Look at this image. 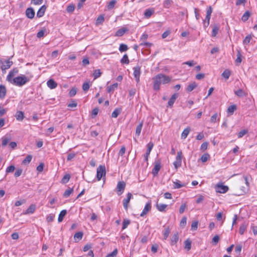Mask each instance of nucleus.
I'll return each mask as SVG.
<instances>
[{"mask_svg": "<svg viewBox=\"0 0 257 257\" xmlns=\"http://www.w3.org/2000/svg\"><path fill=\"white\" fill-rule=\"evenodd\" d=\"M14 75V70L11 71L7 76V79L8 81L16 86L22 87L30 80V78L26 77L24 75L21 74L18 76L13 78Z\"/></svg>", "mask_w": 257, "mask_h": 257, "instance_id": "1", "label": "nucleus"}, {"mask_svg": "<svg viewBox=\"0 0 257 257\" xmlns=\"http://www.w3.org/2000/svg\"><path fill=\"white\" fill-rule=\"evenodd\" d=\"M172 78L162 73H159L153 78V89L158 91L160 89L161 84L169 83L171 81Z\"/></svg>", "mask_w": 257, "mask_h": 257, "instance_id": "2", "label": "nucleus"}, {"mask_svg": "<svg viewBox=\"0 0 257 257\" xmlns=\"http://www.w3.org/2000/svg\"><path fill=\"white\" fill-rule=\"evenodd\" d=\"M106 170L104 166L100 165L97 169V178L98 181L100 180L103 176H105Z\"/></svg>", "mask_w": 257, "mask_h": 257, "instance_id": "3", "label": "nucleus"}, {"mask_svg": "<svg viewBox=\"0 0 257 257\" xmlns=\"http://www.w3.org/2000/svg\"><path fill=\"white\" fill-rule=\"evenodd\" d=\"M215 188L216 191L220 193H225L228 190V187L222 183L216 185Z\"/></svg>", "mask_w": 257, "mask_h": 257, "instance_id": "4", "label": "nucleus"}, {"mask_svg": "<svg viewBox=\"0 0 257 257\" xmlns=\"http://www.w3.org/2000/svg\"><path fill=\"white\" fill-rule=\"evenodd\" d=\"M134 76L137 83L140 82V77L141 75V66L137 65L133 68Z\"/></svg>", "mask_w": 257, "mask_h": 257, "instance_id": "5", "label": "nucleus"}, {"mask_svg": "<svg viewBox=\"0 0 257 257\" xmlns=\"http://www.w3.org/2000/svg\"><path fill=\"white\" fill-rule=\"evenodd\" d=\"M125 187V183L123 181H119L118 182L116 186L117 194L120 195L123 192Z\"/></svg>", "mask_w": 257, "mask_h": 257, "instance_id": "6", "label": "nucleus"}, {"mask_svg": "<svg viewBox=\"0 0 257 257\" xmlns=\"http://www.w3.org/2000/svg\"><path fill=\"white\" fill-rule=\"evenodd\" d=\"M154 147V144L152 142H149L147 144V150L146 154L144 155V160L145 161L148 162V157L150 154V153Z\"/></svg>", "mask_w": 257, "mask_h": 257, "instance_id": "7", "label": "nucleus"}, {"mask_svg": "<svg viewBox=\"0 0 257 257\" xmlns=\"http://www.w3.org/2000/svg\"><path fill=\"white\" fill-rule=\"evenodd\" d=\"M161 166L160 160H158L156 161L155 166L153 169L152 172L154 176H157L161 169Z\"/></svg>", "mask_w": 257, "mask_h": 257, "instance_id": "8", "label": "nucleus"}, {"mask_svg": "<svg viewBox=\"0 0 257 257\" xmlns=\"http://www.w3.org/2000/svg\"><path fill=\"white\" fill-rule=\"evenodd\" d=\"M132 198H133V195H132V193H128L127 194L126 198L124 199V200H123V206L125 210H127L128 206V203L130 201V200Z\"/></svg>", "mask_w": 257, "mask_h": 257, "instance_id": "9", "label": "nucleus"}, {"mask_svg": "<svg viewBox=\"0 0 257 257\" xmlns=\"http://www.w3.org/2000/svg\"><path fill=\"white\" fill-rule=\"evenodd\" d=\"M151 201H149L146 203L143 211L141 213V216H144V215L147 214L148 212L151 210Z\"/></svg>", "mask_w": 257, "mask_h": 257, "instance_id": "10", "label": "nucleus"}, {"mask_svg": "<svg viewBox=\"0 0 257 257\" xmlns=\"http://www.w3.org/2000/svg\"><path fill=\"white\" fill-rule=\"evenodd\" d=\"M1 64V69L3 71L10 68L11 66L13 65V63L12 61L7 60L3 63L2 62Z\"/></svg>", "mask_w": 257, "mask_h": 257, "instance_id": "11", "label": "nucleus"}, {"mask_svg": "<svg viewBox=\"0 0 257 257\" xmlns=\"http://www.w3.org/2000/svg\"><path fill=\"white\" fill-rule=\"evenodd\" d=\"M26 16L29 19H33L35 16V11L32 8H28L26 11Z\"/></svg>", "mask_w": 257, "mask_h": 257, "instance_id": "12", "label": "nucleus"}, {"mask_svg": "<svg viewBox=\"0 0 257 257\" xmlns=\"http://www.w3.org/2000/svg\"><path fill=\"white\" fill-rule=\"evenodd\" d=\"M177 97L178 94L175 93L173 95H172L168 101V106H170V107H172Z\"/></svg>", "mask_w": 257, "mask_h": 257, "instance_id": "13", "label": "nucleus"}, {"mask_svg": "<svg viewBox=\"0 0 257 257\" xmlns=\"http://www.w3.org/2000/svg\"><path fill=\"white\" fill-rule=\"evenodd\" d=\"M243 178H244V180L245 181L246 187L243 186V187H241V188H240V189L241 190V194L246 193L248 190L249 183L247 181V177L246 176H244L243 177Z\"/></svg>", "mask_w": 257, "mask_h": 257, "instance_id": "14", "label": "nucleus"}, {"mask_svg": "<svg viewBox=\"0 0 257 257\" xmlns=\"http://www.w3.org/2000/svg\"><path fill=\"white\" fill-rule=\"evenodd\" d=\"M46 10V7L45 5H43L39 9L37 13V16L39 18H41L43 17L45 14V12Z\"/></svg>", "mask_w": 257, "mask_h": 257, "instance_id": "15", "label": "nucleus"}, {"mask_svg": "<svg viewBox=\"0 0 257 257\" xmlns=\"http://www.w3.org/2000/svg\"><path fill=\"white\" fill-rule=\"evenodd\" d=\"M16 118L18 121H22L24 118V113L22 111H17L15 114Z\"/></svg>", "mask_w": 257, "mask_h": 257, "instance_id": "16", "label": "nucleus"}, {"mask_svg": "<svg viewBox=\"0 0 257 257\" xmlns=\"http://www.w3.org/2000/svg\"><path fill=\"white\" fill-rule=\"evenodd\" d=\"M47 84L50 89H54L57 86V83L53 79L49 80L47 82Z\"/></svg>", "mask_w": 257, "mask_h": 257, "instance_id": "17", "label": "nucleus"}, {"mask_svg": "<svg viewBox=\"0 0 257 257\" xmlns=\"http://www.w3.org/2000/svg\"><path fill=\"white\" fill-rule=\"evenodd\" d=\"M83 233L81 231L76 232L74 235V240L75 242H78L82 238Z\"/></svg>", "mask_w": 257, "mask_h": 257, "instance_id": "18", "label": "nucleus"}, {"mask_svg": "<svg viewBox=\"0 0 257 257\" xmlns=\"http://www.w3.org/2000/svg\"><path fill=\"white\" fill-rule=\"evenodd\" d=\"M179 240V235L178 233H175L171 239L170 244L171 245H174L177 243Z\"/></svg>", "mask_w": 257, "mask_h": 257, "instance_id": "19", "label": "nucleus"}, {"mask_svg": "<svg viewBox=\"0 0 257 257\" xmlns=\"http://www.w3.org/2000/svg\"><path fill=\"white\" fill-rule=\"evenodd\" d=\"M234 93L238 97H243L247 95V93L242 89H238L234 91Z\"/></svg>", "mask_w": 257, "mask_h": 257, "instance_id": "20", "label": "nucleus"}, {"mask_svg": "<svg viewBox=\"0 0 257 257\" xmlns=\"http://www.w3.org/2000/svg\"><path fill=\"white\" fill-rule=\"evenodd\" d=\"M167 206L168 205L165 204H159L158 203L156 204V208L157 210L160 212L165 211Z\"/></svg>", "mask_w": 257, "mask_h": 257, "instance_id": "21", "label": "nucleus"}, {"mask_svg": "<svg viewBox=\"0 0 257 257\" xmlns=\"http://www.w3.org/2000/svg\"><path fill=\"white\" fill-rule=\"evenodd\" d=\"M127 31L128 30L126 28H121L116 32L115 36L117 37H121L123 36L124 34V33Z\"/></svg>", "mask_w": 257, "mask_h": 257, "instance_id": "22", "label": "nucleus"}, {"mask_svg": "<svg viewBox=\"0 0 257 257\" xmlns=\"http://www.w3.org/2000/svg\"><path fill=\"white\" fill-rule=\"evenodd\" d=\"M36 209V206L34 204L31 205L24 213L25 214H32Z\"/></svg>", "mask_w": 257, "mask_h": 257, "instance_id": "23", "label": "nucleus"}, {"mask_svg": "<svg viewBox=\"0 0 257 257\" xmlns=\"http://www.w3.org/2000/svg\"><path fill=\"white\" fill-rule=\"evenodd\" d=\"M6 94V88L5 86L3 85H0V98H3L5 97Z\"/></svg>", "mask_w": 257, "mask_h": 257, "instance_id": "24", "label": "nucleus"}, {"mask_svg": "<svg viewBox=\"0 0 257 257\" xmlns=\"http://www.w3.org/2000/svg\"><path fill=\"white\" fill-rule=\"evenodd\" d=\"M118 87L117 83H115L109 86H108L107 88V91L108 93L113 92L115 89H117Z\"/></svg>", "mask_w": 257, "mask_h": 257, "instance_id": "25", "label": "nucleus"}, {"mask_svg": "<svg viewBox=\"0 0 257 257\" xmlns=\"http://www.w3.org/2000/svg\"><path fill=\"white\" fill-rule=\"evenodd\" d=\"M190 132V128L189 127H187L185 128L184 131H183L182 134H181V137L183 139H186L188 135H189V133Z\"/></svg>", "mask_w": 257, "mask_h": 257, "instance_id": "26", "label": "nucleus"}, {"mask_svg": "<svg viewBox=\"0 0 257 257\" xmlns=\"http://www.w3.org/2000/svg\"><path fill=\"white\" fill-rule=\"evenodd\" d=\"M121 111V108H115L111 114L112 117L116 118Z\"/></svg>", "mask_w": 257, "mask_h": 257, "instance_id": "27", "label": "nucleus"}, {"mask_svg": "<svg viewBox=\"0 0 257 257\" xmlns=\"http://www.w3.org/2000/svg\"><path fill=\"white\" fill-rule=\"evenodd\" d=\"M191 243L192 242L190 239H186L184 242L185 249L188 251L191 248Z\"/></svg>", "mask_w": 257, "mask_h": 257, "instance_id": "28", "label": "nucleus"}, {"mask_svg": "<svg viewBox=\"0 0 257 257\" xmlns=\"http://www.w3.org/2000/svg\"><path fill=\"white\" fill-rule=\"evenodd\" d=\"M143 125V122L142 121L137 126L136 130V135L139 137L141 133Z\"/></svg>", "mask_w": 257, "mask_h": 257, "instance_id": "29", "label": "nucleus"}, {"mask_svg": "<svg viewBox=\"0 0 257 257\" xmlns=\"http://www.w3.org/2000/svg\"><path fill=\"white\" fill-rule=\"evenodd\" d=\"M66 213L67 211L66 210H63L60 212L58 218V221L59 222L62 221L63 218L66 215Z\"/></svg>", "mask_w": 257, "mask_h": 257, "instance_id": "30", "label": "nucleus"}, {"mask_svg": "<svg viewBox=\"0 0 257 257\" xmlns=\"http://www.w3.org/2000/svg\"><path fill=\"white\" fill-rule=\"evenodd\" d=\"M104 21V17L103 15H100L96 20V25L98 26L101 25Z\"/></svg>", "mask_w": 257, "mask_h": 257, "instance_id": "31", "label": "nucleus"}, {"mask_svg": "<svg viewBox=\"0 0 257 257\" xmlns=\"http://www.w3.org/2000/svg\"><path fill=\"white\" fill-rule=\"evenodd\" d=\"M210 158V155L208 153H205L202 155L200 160L202 163H205L207 162Z\"/></svg>", "mask_w": 257, "mask_h": 257, "instance_id": "32", "label": "nucleus"}, {"mask_svg": "<svg viewBox=\"0 0 257 257\" xmlns=\"http://www.w3.org/2000/svg\"><path fill=\"white\" fill-rule=\"evenodd\" d=\"M197 87V84L195 82H193L192 83H191L190 84H189L187 88H186V90L190 92H191L194 89H195L196 87Z\"/></svg>", "mask_w": 257, "mask_h": 257, "instance_id": "33", "label": "nucleus"}, {"mask_svg": "<svg viewBox=\"0 0 257 257\" xmlns=\"http://www.w3.org/2000/svg\"><path fill=\"white\" fill-rule=\"evenodd\" d=\"M236 109V106L235 104L231 105L228 107L227 112L230 114H232Z\"/></svg>", "mask_w": 257, "mask_h": 257, "instance_id": "34", "label": "nucleus"}, {"mask_svg": "<svg viewBox=\"0 0 257 257\" xmlns=\"http://www.w3.org/2000/svg\"><path fill=\"white\" fill-rule=\"evenodd\" d=\"M32 159V156L31 155H28L26 158L22 161V164L24 165H27L30 163Z\"/></svg>", "mask_w": 257, "mask_h": 257, "instance_id": "35", "label": "nucleus"}, {"mask_svg": "<svg viewBox=\"0 0 257 257\" xmlns=\"http://www.w3.org/2000/svg\"><path fill=\"white\" fill-rule=\"evenodd\" d=\"M130 62L128 56L127 54H124L121 59L120 60V63L122 64H128Z\"/></svg>", "mask_w": 257, "mask_h": 257, "instance_id": "36", "label": "nucleus"}, {"mask_svg": "<svg viewBox=\"0 0 257 257\" xmlns=\"http://www.w3.org/2000/svg\"><path fill=\"white\" fill-rule=\"evenodd\" d=\"M251 38L252 37L251 35H247V36H246L243 41V44L244 45V46L248 45V44L250 42Z\"/></svg>", "mask_w": 257, "mask_h": 257, "instance_id": "37", "label": "nucleus"}, {"mask_svg": "<svg viewBox=\"0 0 257 257\" xmlns=\"http://www.w3.org/2000/svg\"><path fill=\"white\" fill-rule=\"evenodd\" d=\"M173 1L172 0H165L163 3V7L165 8L168 9L172 4Z\"/></svg>", "mask_w": 257, "mask_h": 257, "instance_id": "38", "label": "nucleus"}, {"mask_svg": "<svg viewBox=\"0 0 257 257\" xmlns=\"http://www.w3.org/2000/svg\"><path fill=\"white\" fill-rule=\"evenodd\" d=\"M170 232V230L169 227H166L163 233L164 239L166 240L168 237Z\"/></svg>", "mask_w": 257, "mask_h": 257, "instance_id": "39", "label": "nucleus"}, {"mask_svg": "<svg viewBox=\"0 0 257 257\" xmlns=\"http://www.w3.org/2000/svg\"><path fill=\"white\" fill-rule=\"evenodd\" d=\"M73 188H69L67 189L63 194V197L65 198L68 197L70 195V194L73 192Z\"/></svg>", "mask_w": 257, "mask_h": 257, "instance_id": "40", "label": "nucleus"}, {"mask_svg": "<svg viewBox=\"0 0 257 257\" xmlns=\"http://www.w3.org/2000/svg\"><path fill=\"white\" fill-rule=\"evenodd\" d=\"M219 27L217 25H214L212 31V36L215 37L218 33Z\"/></svg>", "mask_w": 257, "mask_h": 257, "instance_id": "41", "label": "nucleus"}, {"mask_svg": "<svg viewBox=\"0 0 257 257\" xmlns=\"http://www.w3.org/2000/svg\"><path fill=\"white\" fill-rule=\"evenodd\" d=\"M70 179V175L69 174H66L64 176L61 180V183L63 184L67 183Z\"/></svg>", "mask_w": 257, "mask_h": 257, "instance_id": "42", "label": "nucleus"}, {"mask_svg": "<svg viewBox=\"0 0 257 257\" xmlns=\"http://www.w3.org/2000/svg\"><path fill=\"white\" fill-rule=\"evenodd\" d=\"M184 185L180 183V182L178 180L173 182V188L179 189L183 187Z\"/></svg>", "mask_w": 257, "mask_h": 257, "instance_id": "43", "label": "nucleus"}, {"mask_svg": "<svg viewBox=\"0 0 257 257\" xmlns=\"http://www.w3.org/2000/svg\"><path fill=\"white\" fill-rule=\"evenodd\" d=\"M153 13H154V11L153 10L147 9L146 10V11L144 13V16L147 18H149L152 16V15L153 14Z\"/></svg>", "mask_w": 257, "mask_h": 257, "instance_id": "44", "label": "nucleus"}, {"mask_svg": "<svg viewBox=\"0 0 257 257\" xmlns=\"http://www.w3.org/2000/svg\"><path fill=\"white\" fill-rule=\"evenodd\" d=\"M220 118H218V114L217 113H214L213 115H212L210 118V121L211 123H215L217 119L218 120H219Z\"/></svg>", "mask_w": 257, "mask_h": 257, "instance_id": "45", "label": "nucleus"}, {"mask_svg": "<svg viewBox=\"0 0 257 257\" xmlns=\"http://www.w3.org/2000/svg\"><path fill=\"white\" fill-rule=\"evenodd\" d=\"M230 75V71L228 69L225 70L222 74V76L226 79H228Z\"/></svg>", "mask_w": 257, "mask_h": 257, "instance_id": "46", "label": "nucleus"}, {"mask_svg": "<svg viewBox=\"0 0 257 257\" xmlns=\"http://www.w3.org/2000/svg\"><path fill=\"white\" fill-rule=\"evenodd\" d=\"M250 16V13L248 11L245 12L241 17V20L243 22L246 21Z\"/></svg>", "mask_w": 257, "mask_h": 257, "instance_id": "47", "label": "nucleus"}, {"mask_svg": "<svg viewBox=\"0 0 257 257\" xmlns=\"http://www.w3.org/2000/svg\"><path fill=\"white\" fill-rule=\"evenodd\" d=\"M237 58L235 60V62L237 64H240L241 62V54L240 51L238 50L236 54Z\"/></svg>", "mask_w": 257, "mask_h": 257, "instance_id": "48", "label": "nucleus"}, {"mask_svg": "<svg viewBox=\"0 0 257 257\" xmlns=\"http://www.w3.org/2000/svg\"><path fill=\"white\" fill-rule=\"evenodd\" d=\"M128 49V47L126 45L124 44H121L119 45V51L121 52H125Z\"/></svg>", "mask_w": 257, "mask_h": 257, "instance_id": "49", "label": "nucleus"}, {"mask_svg": "<svg viewBox=\"0 0 257 257\" xmlns=\"http://www.w3.org/2000/svg\"><path fill=\"white\" fill-rule=\"evenodd\" d=\"M46 33V29H44L41 30V31L38 32V33L37 34V37L38 38H41L45 36Z\"/></svg>", "mask_w": 257, "mask_h": 257, "instance_id": "50", "label": "nucleus"}, {"mask_svg": "<svg viewBox=\"0 0 257 257\" xmlns=\"http://www.w3.org/2000/svg\"><path fill=\"white\" fill-rule=\"evenodd\" d=\"M187 224V217L186 216H184L182 217L180 222V225L182 227H184Z\"/></svg>", "mask_w": 257, "mask_h": 257, "instance_id": "51", "label": "nucleus"}, {"mask_svg": "<svg viewBox=\"0 0 257 257\" xmlns=\"http://www.w3.org/2000/svg\"><path fill=\"white\" fill-rule=\"evenodd\" d=\"M246 225L245 223L241 224L239 227V232L240 234H243L246 230Z\"/></svg>", "mask_w": 257, "mask_h": 257, "instance_id": "52", "label": "nucleus"}, {"mask_svg": "<svg viewBox=\"0 0 257 257\" xmlns=\"http://www.w3.org/2000/svg\"><path fill=\"white\" fill-rule=\"evenodd\" d=\"M116 3V0H111L109 2L107 5V8L109 10L112 9L114 8L115 4Z\"/></svg>", "mask_w": 257, "mask_h": 257, "instance_id": "53", "label": "nucleus"}, {"mask_svg": "<svg viewBox=\"0 0 257 257\" xmlns=\"http://www.w3.org/2000/svg\"><path fill=\"white\" fill-rule=\"evenodd\" d=\"M101 73L99 69H96L93 72V77L94 79H95L98 77H99L101 75Z\"/></svg>", "mask_w": 257, "mask_h": 257, "instance_id": "54", "label": "nucleus"}, {"mask_svg": "<svg viewBox=\"0 0 257 257\" xmlns=\"http://www.w3.org/2000/svg\"><path fill=\"white\" fill-rule=\"evenodd\" d=\"M131 221L128 219H124L122 222V229H124L127 228V226L130 224Z\"/></svg>", "mask_w": 257, "mask_h": 257, "instance_id": "55", "label": "nucleus"}, {"mask_svg": "<svg viewBox=\"0 0 257 257\" xmlns=\"http://www.w3.org/2000/svg\"><path fill=\"white\" fill-rule=\"evenodd\" d=\"M186 208H187V205H186V203H184L182 204V205H181V206L179 208V213L180 214L183 213Z\"/></svg>", "mask_w": 257, "mask_h": 257, "instance_id": "56", "label": "nucleus"}, {"mask_svg": "<svg viewBox=\"0 0 257 257\" xmlns=\"http://www.w3.org/2000/svg\"><path fill=\"white\" fill-rule=\"evenodd\" d=\"M198 222L197 221H194L192 222L191 224V230H196L198 228Z\"/></svg>", "mask_w": 257, "mask_h": 257, "instance_id": "57", "label": "nucleus"}, {"mask_svg": "<svg viewBox=\"0 0 257 257\" xmlns=\"http://www.w3.org/2000/svg\"><path fill=\"white\" fill-rule=\"evenodd\" d=\"M212 12V10L211 7H209L206 10V19H210L211 15Z\"/></svg>", "mask_w": 257, "mask_h": 257, "instance_id": "58", "label": "nucleus"}, {"mask_svg": "<svg viewBox=\"0 0 257 257\" xmlns=\"http://www.w3.org/2000/svg\"><path fill=\"white\" fill-rule=\"evenodd\" d=\"M90 88V84L89 82H86L83 83L82 85V89L84 91H87Z\"/></svg>", "mask_w": 257, "mask_h": 257, "instance_id": "59", "label": "nucleus"}, {"mask_svg": "<svg viewBox=\"0 0 257 257\" xmlns=\"http://www.w3.org/2000/svg\"><path fill=\"white\" fill-rule=\"evenodd\" d=\"M208 143L206 142L202 144L200 147V150L205 151L207 149Z\"/></svg>", "mask_w": 257, "mask_h": 257, "instance_id": "60", "label": "nucleus"}, {"mask_svg": "<svg viewBox=\"0 0 257 257\" xmlns=\"http://www.w3.org/2000/svg\"><path fill=\"white\" fill-rule=\"evenodd\" d=\"M76 156L75 153H70L68 154L67 160L69 161L72 160Z\"/></svg>", "mask_w": 257, "mask_h": 257, "instance_id": "61", "label": "nucleus"}, {"mask_svg": "<svg viewBox=\"0 0 257 257\" xmlns=\"http://www.w3.org/2000/svg\"><path fill=\"white\" fill-rule=\"evenodd\" d=\"M247 133V131L245 130H241V131H240L238 133V138H242L243 136H244L246 133Z\"/></svg>", "mask_w": 257, "mask_h": 257, "instance_id": "62", "label": "nucleus"}, {"mask_svg": "<svg viewBox=\"0 0 257 257\" xmlns=\"http://www.w3.org/2000/svg\"><path fill=\"white\" fill-rule=\"evenodd\" d=\"M75 9V7L73 5H70L67 8V11L68 13H72Z\"/></svg>", "mask_w": 257, "mask_h": 257, "instance_id": "63", "label": "nucleus"}, {"mask_svg": "<svg viewBox=\"0 0 257 257\" xmlns=\"http://www.w3.org/2000/svg\"><path fill=\"white\" fill-rule=\"evenodd\" d=\"M117 254V249H115L112 252L107 254L105 257H114Z\"/></svg>", "mask_w": 257, "mask_h": 257, "instance_id": "64", "label": "nucleus"}]
</instances>
